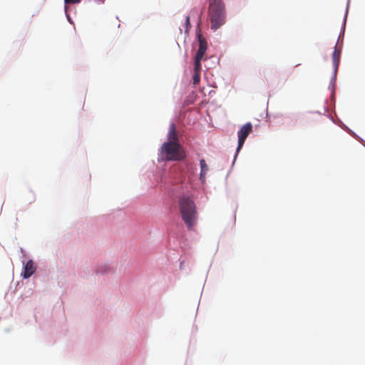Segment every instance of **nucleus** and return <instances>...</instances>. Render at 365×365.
Instances as JSON below:
<instances>
[{"label":"nucleus","mask_w":365,"mask_h":365,"mask_svg":"<svg viewBox=\"0 0 365 365\" xmlns=\"http://www.w3.org/2000/svg\"><path fill=\"white\" fill-rule=\"evenodd\" d=\"M202 58H197V57H195V62H194V72H200L201 71V61Z\"/></svg>","instance_id":"9d476101"},{"label":"nucleus","mask_w":365,"mask_h":365,"mask_svg":"<svg viewBox=\"0 0 365 365\" xmlns=\"http://www.w3.org/2000/svg\"><path fill=\"white\" fill-rule=\"evenodd\" d=\"M185 25V33H187L190 30V28L191 27L189 16H186Z\"/></svg>","instance_id":"f8f14e48"},{"label":"nucleus","mask_w":365,"mask_h":365,"mask_svg":"<svg viewBox=\"0 0 365 365\" xmlns=\"http://www.w3.org/2000/svg\"><path fill=\"white\" fill-rule=\"evenodd\" d=\"M200 81V72H194L193 75V85H197Z\"/></svg>","instance_id":"9b49d317"},{"label":"nucleus","mask_w":365,"mask_h":365,"mask_svg":"<svg viewBox=\"0 0 365 365\" xmlns=\"http://www.w3.org/2000/svg\"><path fill=\"white\" fill-rule=\"evenodd\" d=\"M208 14L214 31L225 24V8L222 0H210Z\"/></svg>","instance_id":"f03ea898"},{"label":"nucleus","mask_w":365,"mask_h":365,"mask_svg":"<svg viewBox=\"0 0 365 365\" xmlns=\"http://www.w3.org/2000/svg\"><path fill=\"white\" fill-rule=\"evenodd\" d=\"M36 271V267L34 262L31 260H29L26 262L24 272L21 274L24 278L27 279L29 278Z\"/></svg>","instance_id":"0eeeda50"},{"label":"nucleus","mask_w":365,"mask_h":365,"mask_svg":"<svg viewBox=\"0 0 365 365\" xmlns=\"http://www.w3.org/2000/svg\"><path fill=\"white\" fill-rule=\"evenodd\" d=\"M199 48L195 57L202 58L207 51V41L201 36H198Z\"/></svg>","instance_id":"423d86ee"},{"label":"nucleus","mask_w":365,"mask_h":365,"mask_svg":"<svg viewBox=\"0 0 365 365\" xmlns=\"http://www.w3.org/2000/svg\"><path fill=\"white\" fill-rule=\"evenodd\" d=\"M166 142H171L173 143H180L176 126L174 123H171L169 127V130L168 133V140Z\"/></svg>","instance_id":"39448f33"},{"label":"nucleus","mask_w":365,"mask_h":365,"mask_svg":"<svg viewBox=\"0 0 365 365\" xmlns=\"http://www.w3.org/2000/svg\"><path fill=\"white\" fill-rule=\"evenodd\" d=\"M340 54H341L340 50L337 49L336 46H335V49L332 54V58H333V63L336 68L338 67L339 63Z\"/></svg>","instance_id":"1a4fd4ad"},{"label":"nucleus","mask_w":365,"mask_h":365,"mask_svg":"<svg viewBox=\"0 0 365 365\" xmlns=\"http://www.w3.org/2000/svg\"><path fill=\"white\" fill-rule=\"evenodd\" d=\"M200 179L204 182L205 180V175L207 174V172L208 170V167L205 163V160L204 159H201L200 160Z\"/></svg>","instance_id":"6e6552de"},{"label":"nucleus","mask_w":365,"mask_h":365,"mask_svg":"<svg viewBox=\"0 0 365 365\" xmlns=\"http://www.w3.org/2000/svg\"><path fill=\"white\" fill-rule=\"evenodd\" d=\"M81 0H65L66 4H78Z\"/></svg>","instance_id":"ddd939ff"},{"label":"nucleus","mask_w":365,"mask_h":365,"mask_svg":"<svg viewBox=\"0 0 365 365\" xmlns=\"http://www.w3.org/2000/svg\"><path fill=\"white\" fill-rule=\"evenodd\" d=\"M160 155L162 160L180 161L183 160L186 155L180 143L165 142L160 149Z\"/></svg>","instance_id":"7ed1b4c3"},{"label":"nucleus","mask_w":365,"mask_h":365,"mask_svg":"<svg viewBox=\"0 0 365 365\" xmlns=\"http://www.w3.org/2000/svg\"><path fill=\"white\" fill-rule=\"evenodd\" d=\"M178 207L184 223L188 230H192L197 225L198 213L195 202L190 195H182L179 197Z\"/></svg>","instance_id":"f257e3e1"},{"label":"nucleus","mask_w":365,"mask_h":365,"mask_svg":"<svg viewBox=\"0 0 365 365\" xmlns=\"http://www.w3.org/2000/svg\"><path fill=\"white\" fill-rule=\"evenodd\" d=\"M100 1H101V2H103V1H104V0H100Z\"/></svg>","instance_id":"4468645a"},{"label":"nucleus","mask_w":365,"mask_h":365,"mask_svg":"<svg viewBox=\"0 0 365 365\" xmlns=\"http://www.w3.org/2000/svg\"><path fill=\"white\" fill-rule=\"evenodd\" d=\"M252 131V124L251 123H247L243 125L237 133L238 135V145L237 148V152H239L240 150L243 146L245 141L249 134Z\"/></svg>","instance_id":"20e7f679"}]
</instances>
